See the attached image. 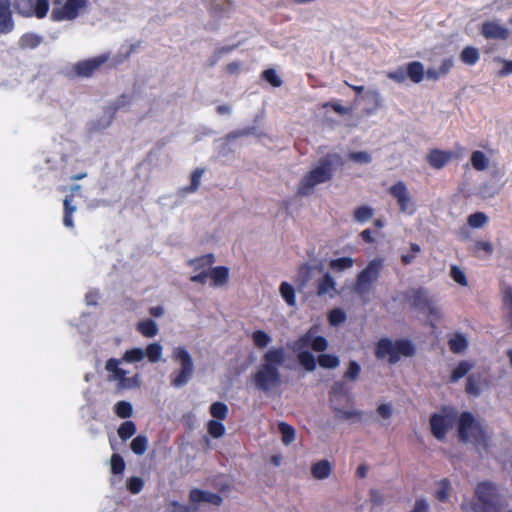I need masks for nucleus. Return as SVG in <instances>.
<instances>
[{"mask_svg": "<svg viewBox=\"0 0 512 512\" xmlns=\"http://www.w3.org/2000/svg\"><path fill=\"white\" fill-rule=\"evenodd\" d=\"M286 361V351L283 347H274L267 350L262 356V362L252 375L255 387L264 393L270 392L281 384L279 368Z\"/></svg>", "mask_w": 512, "mask_h": 512, "instance_id": "nucleus-1", "label": "nucleus"}, {"mask_svg": "<svg viewBox=\"0 0 512 512\" xmlns=\"http://www.w3.org/2000/svg\"><path fill=\"white\" fill-rule=\"evenodd\" d=\"M344 165V160L337 153H329L320 158L318 165L309 171L300 181L297 194L309 195L313 188L333 178L334 171Z\"/></svg>", "mask_w": 512, "mask_h": 512, "instance_id": "nucleus-2", "label": "nucleus"}, {"mask_svg": "<svg viewBox=\"0 0 512 512\" xmlns=\"http://www.w3.org/2000/svg\"><path fill=\"white\" fill-rule=\"evenodd\" d=\"M331 408L341 420H360L362 412L352 408L353 396L343 381L335 382L329 392Z\"/></svg>", "mask_w": 512, "mask_h": 512, "instance_id": "nucleus-3", "label": "nucleus"}, {"mask_svg": "<svg viewBox=\"0 0 512 512\" xmlns=\"http://www.w3.org/2000/svg\"><path fill=\"white\" fill-rule=\"evenodd\" d=\"M474 502H463L461 509L464 512H500L497 500L496 487L489 482H481L475 489Z\"/></svg>", "mask_w": 512, "mask_h": 512, "instance_id": "nucleus-4", "label": "nucleus"}, {"mask_svg": "<svg viewBox=\"0 0 512 512\" xmlns=\"http://www.w3.org/2000/svg\"><path fill=\"white\" fill-rule=\"evenodd\" d=\"M416 353L414 344L407 339H398L393 342L389 338H381L375 348L377 359H384L388 356L390 364H396L401 356L412 357Z\"/></svg>", "mask_w": 512, "mask_h": 512, "instance_id": "nucleus-5", "label": "nucleus"}, {"mask_svg": "<svg viewBox=\"0 0 512 512\" xmlns=\"http://www.w3.org/2000/svg\"><path fill=\"white\" fill-rule=\"evenodd\" d=\"M439 69L436 70L434 68H429L426 72L424 70V65L419 61H412L406 64V66H399L395 70L388 71L386 76L388 79L396 82L403 83L407 78H409L413 83H420L425 74L429 79L434 81L438 80L442 75Z\"/></svg>", "mask_w": 512, "mask_h": 512, "instance_id": "nucleus-6", "label": "nucleus"}, {"mask_svg": "<svg viewBox=\"0 0 512 512\" xmlns=\"http://www.w3.org/2000/svg\"><path fill=\"white\" fill-rule=\"evenodd\" d=\"M458 435L461 442L465 443L472 439L477 447L484 450L488 448L489 437L470 412H463L460 415Z\"/></svg>", "mask_w": 512, "mask_h": 512, "instance_id": "nucleus-7", "label": "nucleus"}, {"mask_svg": "<svg viewBox=\"0 0 512 512\" xmlns=\"http://www.w3.org/2000/svg\"><path fill=\"white\" fill-rule=\"evenodd\" d=\"M383 261L380 258L371 260L367 266L361 270L354 284V291L361 298H364L373 288L380 277Z\"/></svg>", "mask_w": 512, "mask_h": 512, "instance_id": "nucleus-8", "label": "nucleus"}, {"mask_svg": "<svg viewBox=\"0 0 512 512\" xmlns=\"http://www.w3.org/2000/svg\"><path fill=\"white\" fill-rule=\"evenodd\" d=\"M173 359L180 363L181 369L171 374L170 383L173 387L179 388L186 385L192 378L194 365L191 355L183 347H177L174 350Z\"/></svg>", "mask_w": 512, "mask_h": 512, "instance_id": "nucleus-9", "label": "nucleus"}, {"mask_svg": "<svg viewBox=\"0 0 512 512\" xmlns=\"http://www.w3.org/2000/svg\"><path fill=\"white\" fill-rule=\"evenodd\" d=\"M15 12L23 17L43 19L49 11L48 0H14Z\"/></svg>", "mask_w": 512, "mask_h": 512, "instance_id": "nucleus-10", "label": "nucleus"}, {"mask_svg": "<svg viewBox=\"0 0 512 512\" xmlns=\"http://www.w3.org/2000/svg\"><path fill=\"white\" fill-rule=\"evenodd\" d=\"M465 152V148L460 144L455 145L453 151H445L437 148L431 149L426 156L427 163L434 169H442L453 159H460Z\"/></svg>", "mask_w": 512, "mask_h": 512, "instance_id": "nucleus-11", "label": "nucleus"}, {"mask_svg": "<svg viewBox=\"0 0 512 512\" xmlns=\"http://www.w3.org/2000/svg\"><path fill=\"white\" fill-rule=\"evenodd\" d=\"M405 298L411 306L420 311L428 312L430 315H437L438 310L433 306L425 288H411L405 293Z\"/></svg>", "mask_w": 512, "mask_h": 512, "instance_id": "nucleus-12", "label": "nucleus"}, {"mask_svg": "<svg viewBox=\"0 0 512 512\" xmlns=\"http://www.w3.org/2000/svg\"><path fill=\"white\" fill-rule=\"evenodd\" d=\"M86 6L87 0H67L63 6L53 8L51 19L56 22L74 20Z\"/></svg>", "mask_w": 512, "mask_h": 512, "instance_id": "nucleus-13", "label": "nucleus"}, {"mask_svg": "<svg viewBox=\"0 0 512 512\" xmlns=\"http://www.w3.org/2000/svg\"><path fill=\"white\" fill-rule=\"evenodd\" d=\"M328 347V341L323 336H315L313 328L309 329L305 334L300 336L294 343V350L300 351L311 348L316 352H323Z\"/></svg>", "mask_w": 512, "mask_h": 512, "instance_id": "nucleus-14", "label": "nucleus"}, {"mask_svg": "<svg viewBox=\"0 0 512 512\" xmlns=\"http://www.w3.org/2000/svg\"><path fill=\"white\" fill-rule=\"evenodd\" d=\"M388 193L396 199L401 212L408 214H413L415 212L412 199L409 195L406 184L403 181H398L393 184L388 189Z\"/></svg>", "mask_w": 512, "mask_h": 512, "instance_id": "nucleus-15", "label": "nucleus"}, {"mask_svg": "<svg viewBox=\"0 0 512 512\" xmlns=\"http://www.w3.org/2000/svg\"><path fill=\"white\" fill-rule=\"evenodd\" d=\"M481 35L487 40H507L510 30L499 20L484 21L480 28Z\"/></svg>", "mask_w": 512, "mask_h": 512, "instance_id": "nucleus-16", "label": "nucleus"}, {"mask_svg": "<svg viewBox=\"0 0 512 512\" xmlns=\"http://www.w3.org/2000/svg\"><path fill=\"white\" fill-rule=\"evenodd\" d=\"M452 415L434 413L430 416V428L433 436L438 440H444L447 432L453 426Z\"/></svg>", "mask_w": 512, "mask_h": 512, "instance_id": "nucleus-17", "label": "nucleus"}, {"mask_svg": "<svg viewBox=\"0 0 512 512\" xmlns=\"http://www.w3.org/2000/svg\"><path fill=\"white\" fill-rule=\"evenodd\" d=\"M108 60V56L99 55L83 61L77 62L73 69L76 75L80 77H90Z\"/></svg>", "mask_w": 512, "mask_h": 512, "instance_id": "nucleus-18", "label": "nucleus"}, {"mask_svg": "<svg viewBox=\"0 0 512 512\" xmlns=\"http://www.w3.org/2000/svg\"><path fill=\"white\" fill-rule=\"evenodd\" d=\"M9 0H0V34H8L14 29V21Z\"/></svg>", "mask_w": 512, "mask_h": 512, "instance_id": "nucleus-19", "label": "nucleus"}, {"mask_svg": "<svg viewBox=\"0 0 512 512\" xmlns=\"http://www.w3.org/2000/svg\"><path fill=\"white\" fill-rule=\"evenodd\" d=\"M208 272L212 287H223L229 281V269L226 266H216Z\"/></svg>", "mask_w": 512, "mask_h": 512, "instance_id": "nucleus-20", "label": "nucleus"}, {"mask_svg": "<svg viewBox=\"0 0 512 512\" xmlns=\"http://www.w3.org/2000/svg\"><path fill=\"white\" fill-rule=\"evenodd\" d=\"M503 318L512 330V287L507 286L502 291Z\"/></svg>", "mask_w": 512, "mask_h": 512, "instance_id": "nucleus-21", "label": "nucleus"}, {"mask_svg": "<svg viewBox=\"0 0 512 512\" xmlns=\"http://www.w3.org/2000/svg\"><path fill=\"white\" fill-rule=\"evenodd\" d=\"M330 292H336V283L334 278L329 274H324L317 283V295L324 296L330 294Z\"/></svg>", "mask_w": 512, "mask_h": 512, "instance_id": "nucleus-22", "label": "nucleus"}, {"mask_svg": "<svg viewBox=\"0 0 512 512\" xmlns=\"http://www.w3.org/2000/svg\"><path fill=\"white\" fill-rule=\"evenodd\" d=\"M136 329L141 335L147 338L155 337L159 332L157 324L152 319L139 321Z\"/></svg>", "mask_w": 512, "mask_h": 512, "instance_id": "nucleus-23", "label": "nucleus"}, {"mask_svg": "<svg viewBox=\"0 0 512 512\" xmlns=\"http://www.w3.org/2000/svg\"><path fill=\"white\" fill-rule=\"evenodd\" d=\"M312 476L315 479H326L331 474V465L327 460H321L311 467Z\"/></svg>", "mask_w": 512, "mask_h": 512, "instance_id": "nucleus-24", "label": "nucleus"}, {"mask_svg": "<svg viewBox=\"0 0 512 512\" xmlns=\"http://www.w3.org/2000/svg\"><path fill=\"white\" fill-rule=\"evenodd\" d=\"M42 37L35 33H25L19 39V46L22 49H34L40 45Z\"/></svg>", "mask_w": 512, "mask_h": 512, "instance_id": "nucleus-25", "label": "nucleus"}, {"mask_svg": "<svg viewBox=\"0 0 512 512\" xmlns=\"http://www.w3.org/2000/svg\"><path fill=\"white\" fill-rule=\"evenodd\" d=\"M72 196H66L63 201L64 213H63V224L67 228H73V213L76 211V206L71 203Z\"/></svg>", "mask_w": 512, "mask_h": 512, "instance_id": "nucleus-26", "label": "nucleus"}, {"mask_svg": "<svg viewBox=\"0 0 512 512\" xmlns=\"http://www.w3.org/2000/svg\"><path fill=\"white\" fill-rule=\"evenodd\" d=\"M448 346L451 352L455 354L462 353L468 346L466 337L460 333H456L449 341Z\"/></svg>", "mask_w": 512, "mask_h": 512, "instance_id": "nucleus-27", "label": "nucleus"}, {"mask_svg": "<svg viewBox=\"0 0 512 512\" xmlns=\"http://www.w3.org/2000/svg\"><path fill=\"white\" fill-rule=\"evenodd\" d=\"M353 265L354 260L351 257H341L337 259H332L329 262V268L335 273L350 269L353 267Z\"/></svg>", "mask_w": 512, "mask_h": 512, "instance_id": "nucleus-28", "label": "nucleus"}, {"mask_svg": "<svg viewBox=\"0 0 512 512\" xmlns=\"http://www.w3.org/2000/svg\"><path fill=\"white\" fill-rule=\"evenodd\" d=\"M480 58V54L477 48L472 46L465 47L461 54L460 60L467 65H475Z\"/></svg>", "mask_w": 512, "mask_h": 512, "instance_id": "nucleus-29", "label": "nucleus"}, {"mask_svg": "<svg viewBox=\"0 0 512 512\" xmlns=\"http://www.w3.org/2000/svg\"><path fill=\"white\" fill-rule=\"evenodd\" d=\"M472 368V364H470L466 360H462L458 363V365L453 369L450 375V382L455 383L459 381L462 377H464Z\"/></svg>", "mask_w": 512, "mask_h": 512, "instance_id": "nucleus-30", "label": "nucleus"}, {"mask_svg": "<svg viewBox=\"0 0 512 512\" xmlns=\"http://www.w3.org/2000/svg\"><path fill=\"white\" fill-rule=\"evenodd\" d=\"M209 411L215 420L222 421L226 419L229 409L224 402L217 401L211 404Z\"/></svg>", "mask_w": 512, "mask_h": 512, "instance_id": "nucleus-31", "label": "nucleus"}, {"mask_svg": "<svg viewBox=\"0 0 512 512\" xmlns=\"http://www.w3.org/2000/svg\"><path fill=\"white\" fill-rule=\"evenodd\" d=\"M298 360L307 371H314L316 369L317 360L311 352L300 350Z\"/></svg>", "mask_w": 512, "mask_h": 512, "instance_id": "nucleus-32", "label": "nucleus"}, {"mask_svg": "<svg viewBox=\"0 0 512 512\" xmlns=\"http://www.w3.org/2000/svg\"><path fill=\"white\" fill-rule=\"evenodd\" d=\"M488 158L482 151H474L471 154V164L477 171H483L488 167Z\"/></svg>", "mask_w": 512, "mask_h": 512, "instance_id": "nucleus-33", "label": "nucleus"}, {"mask_svg": "<svg viewBox=\"0 0 512 512\" xmlns=\"http://www.w3.org/2000/svg\"><path fill=\"white\" fill-rule=\"evenodd\" d=\"M279 432L282 436V441L284 444L288 445L295 440V429L293 426L286 422H280L278 424Z\"/></svg>", "mask_w": 512, "mask_h": 512, "instance_id": "nucleus-34", "label": "nucleus"}, {"mask_svg": "<svg viewBox=\"0 0 512 512\" xmlns=\"http://www.w3.org/2000/svg\"><path fill=\"white\" fill-rule=\"evenodd\" d=\"M252 340L254 345L259 348L263 349L267 347L271 342V337L268 333H266L263 330H256L252 333Z\"/></svg>", "mask_w": 512, "mask_h": 512, "instance_id": "nucleus-35", "label": "nucleus"}, {"mask_svg": "<svg viewBox=\"0 0 512 512\" xmlns=\"http://www.w3.org/2000/svg\"><path fill=\"white\" fill-rule=\"evenodd\" d=\"M215 262V257L213 254H206L200 256L198 258L192 259L189 263L194 266L195 270L204 269L206 267L210 268L212 264Z\"/></svg>", "mask_w": 512, "mask_h": 512, "instance_id": "nucleus-36", "label": "nucleus"}, {"mask_svg": "<svg viewBox=\"0 0 512 512\" xmlns=\"http://www.w3.org/2000/svg\"><path fill=\"white\" fill-rule=\"evenodd\" d=\"M145 357V351L141 348H133L127 350L122 357V361L127 363L140 362Z\"/></svg>", "mask_w": 512, "mask_h": 512, "instance_id": "nucleus-37", "label": "nucleus"}, {"mask_svg": "<svg viewBox=\"0 0 512 512\" xmlns=\"http://www.w3.org/2000/svg\"><path fill=\"white\" fill-rule=\"evenodd\" d=\"M232 7V3L229 0H212L210 5V13L213 15H219L228 12Z\"/></svg>", "mask_w": 512, "mask_h": 512, "instance_id": "nucleus-38", "label": "nucleus"}, {"mask_svg": "<svg viewBox=\"0 0 512 512\" xmlns=\"http://www.w3.org/2000/svg\"><path fill=\"white\" fill-rule=\"evenodd\" d=\"M280 293L288 305H295V290L292 285H290L288 282H282L280 285Z\"/></svg>", "mask_w": 512, "mask_h": 512, "instance_id": "nucleus-39", "label": "nucleus"}, {"mask_svg": "<svg viewBox=\"0 0 512 512\" xmlns=\"http://www.w3.org/2000/svg\"><path fill=\"white\" fill-rule=\"evenodd\" d=\"M317 361L322 368L326 369L336 368L340 363L339 358L332 354H320Z\"/></svg>", "mask_w": 512, "mask_h": 512, "instance_id": "nucleus-40", "label": "nucleus"}, {"mask_svg": "<svg viewBox=\"0 0 512 512\" xmlns=\"http://www.w3.org/2000/svg\"><path fill=\"white\" fill-rule=\"evenodd\" d=\"M328 322L331 326H338L346 321V313L341 308H334L329 311Z\"/></svg>", "mask_w": 512, "mask_h": 512, "instance_id": "nucleus-41", "label": "nucleus"}, {"mask_svg": "<svg viewBox=\"0 0 512 512\" xmlns=\"http://www.w3.org/2000/svg\"><path fill=\"white\" fill-rule=\"evenodd\" d=\"M136 433V425L133 421H125L118 428V435L122 440L131 438Z\"/></svg>", "mask_w": 512, "mask_h": 512, "instance_id": "nucleus-42", "label": "nucleus"}, {"mask_svg": "<svg viewBox=\"0 0 512 512\" xmlns=\"http://www.w3.org/2000/svg\"><path fill=\"white\" fill-rule=\"evenodd\" d=\"M480 385L479 377L476 378L475 375H470L466 381L465 391L468 395L479 396L481 393Z\"/></svg>", "mask_w": 512, "mask_h": 512, "instance_id": "nucleus-43", "label": "nucleus"}, {"mask_svg": "<svg viewBox=\"0 0 512 512\" xmlns=\"http://www.w3.org/2000/svg\"><path fill=\"white\" fill-rule=\"evenodd\" d=\"M207 430L213 438H221L225 434V426L218 420H210L207 423Z\"/></svg>", "mask_w": 512, "mask_h": 512, "instance_id": "nucleus-44", "label": "nucleus"}, {"mask_svg": "<svg viewBox=\"0 0 512 512\" xmlns=\"http://www.w3.org/2000/svg\"><path fill=\"white\" fill-rule=\"evenodd\" d=\"M147 445V438L145 436L138 435L131 442V450L137 455H142L146 451Z\"/></svg>", "mask_w": 512, "mask_h": 512, "instance_id": "nucleus-45", "label": "nucleus"}, {"mask_svg": "<svg viewBox=\"0 0 512 512\" xmlns=\"http://www.w3.org/2000/svg\"><path fill=\"white\" fill-rule=\"evenodd\" d=\"M114 411L118 417L126 419L131 417L133 409L129 402L119 401L116 403Z\"/></svg>", "mask_w": 512, "mask_h": 512, "instance_id": "nucleus-46", "label": "nucleus"}, {"mask_svg": "<svg viewBox=\"0 0 512 512\" xmlns=\"http://www.w3.org/2000/svg\"><path fill=\"white\" fill-rule=\"evenodd\" d=\"M373 216V209L369 206H359L354 211V219L358 222H366Z\"/></svg>", "mask_w": 512, "mask_h": 512, "instance_id": "nucleus-47", "label": "nucleus"}, {"mask_svg": "<svg viewBox=\"0 0 512 512\" xmlns=\"http://www.w3.org/2000/svg\"><path fill=\"white\" fill-rule=\"evenodd\" d=\"M145 355H147L148 360L152 363L159 361L162 355V346L159 343L149 344L146 348Z\"/></svg>", "mask_w": 512, "mask_h": 512, "instance_id": "nucleus-48", "label": "nucleus"}, {"mask_svg": "<svg viewBox=\"0 0 512 512\" xmlns=\"http://www.w3.org/2000/svg\"><path fill=\"white\" fill-rule=\"evenodd\" d=\"M488 221V217L483 212H475L468 216L467 222L472 228H481Z\"/></svg>", "mask_w": 512, "mask_h": 512, "instance_id": "nucleus-49", "label": "nucleus"}, {"mask_svg": "<svg viewBox=\"0 0 512 512\" xmlns=\"http://www.w3.org/2000/svg\"><path fill=\"white\" fill-rule=\"evenodd\" d=\"M361 367L355 360L349 362V366L344 373V378L348 381H355L359 378Z\"/></svg>", "mask_w": 512, "mask_h": 512, "instance_id": "nucleus-50", "label": "nucleus"}, {"mask_svg": "<svg viewBox=\"0 0 512 512\" xmlns=\"http://www.w3.org/2000/svg\"><path fill=\"white\" fill-rule=\"evenodd\" d=\"M450 481L447 478L440 480L439 488L436 491L435 497L441 501L446 502L449 498Z\"/></svg>", "mask_w": 512, "mask_h": 512, "instance_id": "nucleus-51", "label": "nucleus"}, {"mask_svg": "<svg viewBox=\"0 0 512 512\" xmlns=\"http://www.w3.org/2000/svg\"><path fill=\"white\" fill-rule=\"evenodd\" d=\"M125 469V462L123 458L114 453L111 457V472L115 475L122 474Z\"/></svg>", "mask_w": 512, "mask_h": 512, "instance_id": "nucleus-52", "label": "nucleus"}, {"mask_svg": "<svg viewBox=\"0 0 512 512\" xmlns=\"http://www.w3.org/2000/svg\"><path fill=\"white\" fill-rule=\"evenodd\" d=\"M451 278L461 286H467V278L465 273L456 265H452L450 269Z\"/></svg>", "mask_w": 512, "mask_h": 512, "instance_id": "nucleus-53", "label": "nucleus"}, {"mask_svg": "<svg viewBox=\"0 0 512 512\" xmlns=\"http://www.w3.org/2000/svg\"><path fill=\"white\" fill-rule=\"evenodd\" d=\"M262 78L269 82L273 87H280L282 85V80L277 75L274 69H266L262 73Z\"/></svg>", "mask_w": 512, "mask_h": 512, "instance_id": "nucleus-54", "label": "nucleus"}, {"mask_svg": "<svg viewBox=\"0 0 512 512\" xmlns=\"http://www.w3.org/2000/svg\"><path fill=\"white\" fill-rule=\"evenodd\" d=\"M348 157L350 160L361 164H368L372 160L370 154L365 151L350 152Z\"/></svg>", "mask_w": 512, "mask_h": 512, "instance_id": "nucleus-55", "label": "nucleus"}, {"mask_svg": "<svg viewBox=\"0 0 512 512\" xmlns=\"http://www.w3.org/2000/svg\"><path fill=\"white\" fill-rule=\"evenodd\" d=\"M474 252L476 254L483 252L485 256H490L493 253V245L489 241H476L474 244Z\"/></svg>", "mask_w": 512, "mask_h": 512, "instance_id": "nucleus-56", "label": "nucleus"}, {"mask_svg": "<svg viewBox=\"0 0 512 512\" xmlns=\"http://www.w3.org/2000/svg\"><path fill=\"white\" fill-rule=\"evenodd\" d=\"M237 45L223 46L215 50L213 57L210 61V66H214L224 54L231 53L235 50Z\"/></svg>", "mask_w": 512, "mask_h": 512, "instance_id": "nucleus-57", "label": "nucleus"}, {"mask_svg": "<svg viewBox=\"0 0 512 512\" xmlns=\"http://www.w3.org/2000/svg\"><path fill=\"white\" fill-rule=\"evenodd\" d=\"M144 486V482L139 477H131L127 480V489L133 494L139 493Z\"/></svg>", "mask_w": 512, "mask_h": 512, "instance_id": "nucleus-58", "label": "nucleus"}, {"mask_svg": "<svg viewBox=\"0 0 512 512\" xmlns=\"http://www.w3.org/2000/svg\"><path fill=\"white\" fill-rule=\"evenodd\" d=\"M203 172L204 171L202 169H198V168L192 172L191 183H190V186L187 188L188 192H195L199 188Z\"/></svg>", "mask_w": 512, "mask_h": 512, "instance_id": "nucleus-59", "label": "nucleus"}, {"mask_svg": "<svg viewBox=\"0 0 512 512\" xmlns=\"http://www.w3.org/2000/svg\"><path fill=\"white\" fill-rule=\"evenodd\" d=\"M367 98L371 100V102L374 104V108L378 109L382 106V99L381 95L377 90H369L366 93Z\"/></svg>", "mask_w": 512, "mask_h": 512, "instance_id": "nucleus-60", "label": "nucleus"}, {"mask_svg": "<svg viewBox=\"0 0 512 512\" xmlns=\"http://www.w3.org/2000/svg\"><path fill=\"white\" fill-rule=\"evenodd\" d=\"M205 492L201 489H192L189 494L190 501L194 503L205 502Z\"/></svg>", "mask_w": 512, "mask_h": 512, "instance_id": "nucleus-61", "label": "nucleus"}, {"mask_svg": "<svg viewBox=\"0 0 512 512\" xmlns=\"http://www.w3.org/2000/svg\"><path fill=\"white\" fill-rule=\"evenodd\" d=\"M222 501H223V499L219 494L208 492V491L205 492V502L206 503H210L215 506H220L222 504Z\"/></svg>", "mask_w": 512, "mask_h": 512, "instance_id": "nucleus-62", "label": "nucleus"}, {"mask_svg": "<svg viewBox=\"0 0 512 512\" xmlns=\"http://www.w3.org/2000/svg\"><path fill=\"white\" fill-rule=\"evenodd\" d=\"M453 65H454V60L452 57L444 59L439 67V71H440L439 74H441L442 76L447 75L450 72Z\"/></svg>", "mask_w": 512, "mask_h": 512, "instance_id": "nucleus-63", "label": "nucleus"}, {"mask_svg": "<svg viewBox=\"0 0 512 512\" xmlns=\"http://www.w3.org/2000/svg\"><path fill=\"white\" fill-rule=\"evenodd\" d=\"M410 512H428V504L424 499H418Z\"/></svg>", "mask_w": 512, "mask_h": 512, "instance_id": "nucleus-64", "label": "nucleus"}]
</instances>
